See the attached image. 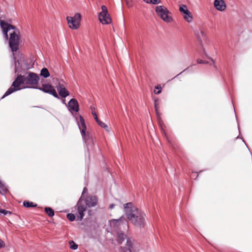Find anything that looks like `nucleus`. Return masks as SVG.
Segmentation results:
<instances>
[{"label": "nucleus", "mask_w": 252, "mask_h": 252, "mask_svg": "<svg viewBox=\"0 0 252 252\" xmlns=\"http://www.w3.org/2000/svg\"><path fill=\"white\" fill-rule=\"evenodd\" d=\"M70 109L77 112L79 111V105L77 101L75 98L71 99L68 103Z\"/></svg>", "instance_id": "nucleus-18"}, {"label": "nucleus", "mask_w": 252, "mask_h": 252, "mask_svg": "<svg viewBox=\"0 0 252 252\" xmlns=\"http://www.w3.org/2000/svg\"><path fill=\"white\" fill-rule=\"evenodd\" d=\"M82 197L80 198L78 201L77 206V212L79 214L77 216V220H81L84 217V212L86 211V207L82 205L81 203Z\"/></svg>", "instance_id": "nucleus-15"}, {"label": "nucleus", "mask_w": 252, "mask_h": 252, "mask_svg": "<svg viewBox=\"0 0 252 252\" xmlns=\"http://www.w3.org/2000/svg\"><path fill=\"white\" fill-rule=\"evenodd\" d=\"M109 224L111 227L120 228L128 227L126 219L124 217H121L119 219H113L109 221Z\"/></svg>", "instance_id": "nucleus-9"}, {"label": "nucleus", "mask_w": 252, "mask_h": 252, "mask_svg": "<svg viewBox=\"0 0 252 252\" xmlns=\"http://www.w3.org/2000/svg\"><path fill=\"white\" fill-rule=\"evenodd\" d=\"M25 83L27 85L26 88L37 89L38 88V82L39 77L33 72H29L26 76H24Z\"/></svg>", "instance_id": "nucleus-4"}, {"label": "nucleus", "mask_w": 252, "mask_h": 252, "mask_svg": "<svg viewBox=\"0 0 252 252\" xmlns=\"http://www.w3.org/2000/svg\"><path fill=\"white\" fill-rule=\"evenodd\" d=\"M92 114L94 116V118L95 120L96 121V122L98 121L99 119H98V118L97 117L96 113L94 111L92 112Z\"/></svg>", "instance_id": "nucleus-32"}, {"label": "nucleus", "mask_w": 252, "mask_h": 252, "mask_svg": "<svg viewBox=\"0 0 252 252\" xmlns=\"http://www.w3.org/2000/svg\"><path fill=\"white\" fill-rule=\"evenodd\" d=\"M87 191V188H84V189H83V190L82 194H83L84 193L86 192Z\"/></svg>", "instance_id": "nucleus-37"}, {"label": "nucleus", "mask_w": 252, "mask_h": 252, "mask_svg": "<svg viewBox=\"0 0 252 252\" xmlns=\"http://www.w3.org/2000/svg\"><path fill=\"white\" fill-rule=\"evenodd\" d=\"M76 120L82 136L85 143H86L88 139L89 136L88 134L86 132L87 127L85 124V120L81 115L78 116V118L76 119Z\"/></svg>", "instance_id": "nucleus-8"}, {"label": "nucleus", "mask_w": 252, "mask_h": 252, "mask_svg": "<svg viewBox=\"0 0 252 252\" xmlns=\"http://www.w3.org/2000/svg\"><path fill=\"white\" fill-rule=\"evenodd\" d=\"M214 6L219 11H224L226 9V4L223 0H215Z\"/></svg>", "instance_id": "nucleus-16"}, {"label": "nucleus", "mask_w": 252, "mask_h": 252, "mask_svg": "<svg viewBox=\"0 0 252 252\" xmlns=\"http://www.w3.org/2000/svg\"><path fill=\"white\" fill-rule=\"evenodd\" d=\"M155 108L157 114H158V109L159 106H158V101L157 100H156L155 101Z\"/></svg>", "instance_id": "nucleus-31"}, {"label": "nucleus", "mask_w": 252, "mask_h": 252, "mask_svg": "<svg viewBox=\"0 0 252 252\" xmlns=\"http://www.w3.org/2000/svg\"><path fill=\"white\" fill-rule=\"evenodd\" d=\"M40 75L44 77V78H47L50 76V73L46 68H43L40 71Z\"/></svg>", "instance_id": "nucleus-20"}, {"label": "nucleus", "mask_w": 252, "mask_h": 252, "mask_svg": "<svg viewBox=\"0 0 252 252\" xmlns=\"http://www.w3.org/2000/svg\"><path fill=\"white\" fill-rule=\"evenodd\" d=\"M81 19V16L79 13H76L73 17L67 16L66 17L68 26L72 30L79 29L80 26Z\"/></svg>", "instance_id": "nucleus-6"}, {"label": "nucleus", "mask_w": 252, "mask_h": 252, "mask_svg": "<svg viewBox=\"0 0 252 252\" xmlns=\"http://www.w3.org/2000/svg\"><path fill=\"white\" fill-rule=\"evenodd\" d=\"M155 89H158V91L156 92V90H154L155 94H159L161 93V88L160 86L157 85V86L155 87Z\"/></svg>", "instance_id": "nucleus-29"}, {"label": "nucleus", "mask_w": 252, "mask_h": 252, "mask_svg": "<svg viewBox=\"0 0 252 252\" xmlns=\"http://www.w3.org/2000/svg\"><path fill=\"white\" fill-rule=\"evenodd\" d=\"M155 11L162 20L166 23H170L173 21L172 13L167 7L163 5H158L155 8Z\"/></svg>", "instance_id": "nucleus-2"}, {"label": "nucleus", "mask_w": 252, "mask_h": 252, "mask_svg": "<svg viewBox=\"0 0 252 252\" xmlns=\"http://www.w3.org/2000/svg\"><path fill=\"white\" fill-rule=\"evenodd\" d=\"M70 248L72 250H76L78 248V245L76 244L73 241H70L69 242Z\"/></svg>", "instance_id": "nucleus-26"}, {"label": "nucleus", "mask_w": 252, "mask_h": 252, "mask_svg": "<svg viewBox=\"0 0 252 252\" xmlns=\"http://www.w3.org/2000/svg\"><path fill=\"white\" fill-rule=\"evenodd\" d=\"M45 211L49 217H53L54 215V212L50 207L45 208Z\"/></svg>", "instance_id": "nucleus-21"}, {"label": "nucleus", "mask_w": 252, "mask_h": 252, "mask_svg": "<svg viewBox=\"0 0 252 252\" xmlns=\"http://www.w3.org/2000/svg\"><path fill=\"white\" fill-rule=\"evenodd\" d=\"M121 250L122 252H136L138 250L137 245L133 243V240L127 238L126 247H121Z\"/></svg>", "instance_id": "nucleus-10"}, {"label": "nucleus", "mask_w": 252, "mask_h": 252, "mask_svg": "<svg viewBox=\"0 0 252 252\" xmlns=\"http://www.w3.org/2000/svg\"><path fill=\"white\" fill-rule=\"evenodd\" d=\"M0 25L5 38L7 40L8 39V32L10 31L11 30H14L15 27L2 20H0Z\"/></svg>", "instance_id": "nucleus-14"}, {"label": "nucleus", "mask_w": 252, "mask_h": 252, "mask_svg": "<svg viewBox=\"0 0 252 252\" xmlns=\"http://www.w3.org/2000/svg\"><path fill=\"white\" fill-rule=\"evenodd\" d=\"M23 204L24 206L26 207H32L36 206V205H34L33 203L29 201H24Z\"/></svg>", "instance_id": "nucleus-25"}, {"label": "nucleus", "mask_w": 252, "mask_h": 252, "mask_svg": "<svg viewBox=\"0 0 252 252\" xmlns=\"http://www.w3.org/2000/svg\"><path fill=\"white\" fill-rule=\"evenodd\" d=\"M86 205L89 207H94L96 205L97 199L96 196H90L88 197L86 200Z\"/></svg>", "instance_id": "nucleus-19"}, {"label": "nucleus", "mask_w": 252, "mask_h": 252, "mask_svg": "<svg viewBox=\"0 0 252 252\" xmlns=\"http://www.w3.org/2000/svg\"><path fill=\"white\" fill-rule=\"evenodd\" d=\"M179 11L183 15L184 19L188 23H191L193 20V17L189 10L186 5H181L179 7Z\"/></svg>", "instance_id": "nucleus-11"}, {"label": "nucleus", "mask_w": 252, "mask_h": 252, "mask_svg": "<svg viewBox=\"0 0 252 252\" xmlns=\"http://www.w3.org/2000/svg\"><path fill=\"white\" fill-rule=\"evenodd\" d=\"M198 176V175L197 174V173L196 172H193L192 173L191 175V177L192 178H195L196 177H197Z\"/></svg>", "instance_id": "nucleus-34"}, {"label": "nucleus", "mask_w": 252, "mask_h": 252, "mask_svg": "<svg viewBox=\"0 0 252 252\" xmlns=\"http://www.w3.org/2000/svg\"><path fill=\"white\" fill-rule=\"evenodd\" d=\"M96 122L100 126L104 128L106 131H109L108 126L105 123H104L103 122H102L99 120Z\"/></svg>", "instance_id": "nucleus-23"}, {"label": "nucleus", "mask_w": 252, "mask_h": 252, "mask_svg": "<svg viewBox=\"0 0 252 252\" xmlns=\"http://www.w3.org/2000/svg\"><path fill=\"white\" fill-rule=\"evenodd\" d=\"M57 89L59 95L62 97H66L69 95V93L63 84L59 83L57 86Z\"/></svg>", "instance_id": "nucleus-17"}, {"label": "nucleus", "mask_w": 252, "mask_h": 252, "mask_svg": "<svg viewBox=\"0 0 252 252\" xmlns=\"http://www.w3.org/2000/svg\"><path fill=\"white\" fill-rule=\"evenodd\" d=\"M114 204H111L109 206L110 209H112L114 207Z\"/></svg>", "instance_id": "nucleus-38"}, {"label": "nucleus", "mask_w": 252, "mask_h": 252, "mask_svg": "<svg viewBox=\"0 0 252 252\" xmlns=\"http://www.w3.org/2000/svg\"><path fill=\"white\" fill-rule=\"evenodd\" d=\"M24 81V76H22L21 75H18L15 81L13 82L12 86L5 92L2 98L10 94L15 91L21 90L23 88V87L22 86L25 84Z\"/></svg>", "instance_id": "nucleus-3"}, {"label": "nucleus", "mask_w": 252, "mask_h": 252, "mask_svg": "<svg viewBox=\"0 0 252 252\" xmlns=\"http://www.w3.org/2000/svg\"><path fill=\"white\" fill-rule=\"evenodd\" d=\"M147 3H151L153 4H157L160 3V0H143Z\"/></svg>", "instance_id": "nucleus-24"}, {"label": "nucleus", "mask_w": 252, "mask_h": 252, "mask_svg": "<svg viewBox=\"0 0 252 252\" xmlns=\"http://www.w3.org/2000/svg\"><path fill=\"white\" fill-rule=\"evenodd\" d=\"M0 213L3 214L4 215H6L7 214H10V212L5 210L1 209Z\"/></svg>", "instance_id": "nucleus-33"}, {"label": "nucleus", "mask_w": 252, "mask_h": 252, "mask_svg": "<svg viewBox=\"0 0 252 252\" xmlns=\"http://www.w3.org/2000/svg\"><path fill=\"white\" fill-rule=\"evenodd\" d=\"M4 246V242L0 239V249L1 248H2Z\"/></svg>", "instance_id": "nucleus-35"}, {"label": "nucleus", "mask_w": 252, "mask_h": 252, "mask_svg": "<svg viewBox=\"0 0 252 252\" xmlns=\"http://www.w3.org/2000/svg\"><path fill=\"white\" fill-rule=\"evenodd\" d=\"M197 62L198 63H205V62L204 61L200 60V59L197 60Z\"/></svg>", "instance_id": "nucleus-36"}, {"label": "nucleus", "mask_w": 252, "mask_h": 252, "mask_svg": "<svg viewBox=\"0 0 252 252\" xmlns=\"http://www.w3.org/2000/svg\"><path fill=\"white\" fill-rule=\"evenodd\" d=\"M127 7H130L132 5V0H125Z\"/></svg>", "instance_id": "nucleus-30"}, {"label": "nucleus", "mask_w": 252, "mask_h": 252, "mask_svg": "<svg viewBox=\"0 0 252 252\" xmlns=\"http://www.w3.org/2000/svg\"><path fill=\"white\" fill-rule=\"evenodd\" d=\"M101 8V11L98 14V19L100 22L103 25L110 24L111 22V19L106 6L102 5Z\"/></svg>", "instance_id": "nucleus-7"}, {"label": "nucleus", "mask_w": 252, "mask_h": 252, "mask_svg": "<svg viewBox=\"0 0 252 252\" xmlns=\"http://www.w3.org/2000/svg\"><path fill=\"white\" fill-rule=\"evenodd\" d=\"M19 40V31H13L10 33L9 45L12 52L16 51L18 49Z\"/></svg>", "instance_id": "nucleus-5"}, {"label": "nucleus", "mask_w": 252, "mask_h": 252, "mask_svg": "<svg viewBox=\"0 0 252 252\" xmlns=\"http://www.w3.org/2000/svg\"><path fill=\"white\" fill-rule=\"evenodd\" d=\"M125 212L127 219L135 226L143 227L146 224L145 214L138 210L132 203L124 205Z\"/></svg>", "instance_id": "nucleus-1"}, {"label": "nucleus", "mask_w": 252, "mask_h": 252, "mask_svg": "<svg viewBox=\"0 0 252 252\" xmlns=\"http://www.w3.org/2000/svg\"><path fill=\"white\" fill-rule=\"evenodd\" d=\"M125 238V235L124 233H119L118 234L117 237V241L119 244H121L123 241L124 240Z\"/></svg>", "instance_id": "nucleus-22"}, {"label": "nucleus", "mask_w": 252, "mask_h": 252, "mask_svg": "<svg viewBox=\"0 0 252 252\" xmlns=\"http://www.w3.org/2000/svg\"><path fill=\"white\" fill-rule=\"evenodd\" d=\"M67 218L70 221H71L74 220L75 219V215L73 214H71V213L68 214L67 215Z\"/></svg>", "instance_id": "nucleus-28"}, {"label": "nucleus", "mask_w": 252, "mask_h": 252, "mask_svg": "<svg viewBox=\"0 0 252 252\" xmlns=\"http://www.w3.org/2000/svg\"><path fill=\"white\" fill-rule=\"evenodd\" d=\"M6 188L0 181V192L2 193L6 191Z\"/></svg>", "instance_id": "nucleus-27"}, {"label": "nucleus", "mask_w": 252, "mask_h": 252, "mask_svg": "<svg viewBox=\"0 0 252 252\" xmlns=\"http://www.w3.org/2000/svg\"><path fill=\"white\" fill-rule=\"evenodd\" d=\"M194 32L196 37L200 42L206 38V28L204 26L199 27Z\"/></svg>", "instance_id": "nucleus-13"}, {"label": "nucleus", "mask_w": 252, "mask_h": 252, "mask_svg": "<svg viewBox=\"0 0 252 252\" xmlns=\"http://www.w3.org/2000/svg\"><path fill=\"white\" fill-rule=\"evenodd\" d=\"M37 89H39L45 93H48L50 94H52V95H53L54 97H55L56 98H59V95L57 94L55 89L50 84H43L42 85V87H40V88L38 87V88H37Z\"/></svg>", "instance_id": "nucleus-12"}]
</instances>
